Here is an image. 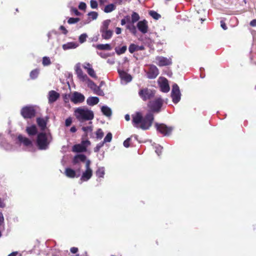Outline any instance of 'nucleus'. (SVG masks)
I'll use <instances>...</instances> for the list:
<instances>
[{"instance_id": "1", "label": "nucleus", "mask_w": 256, "mask_h": 256, "mask_svg": "<svg viewBox=\"0 0 256 256\" xmlns=\"http://www.w3.org/2000/svg\"><path fill=\"white\" fill-rule=\"evenodd\" d=\"M132 123L134 127L146 130L152 126L154 116L152 113L149 112L144 116H142L140 112H137L135 115L132 116Z\"/></svg>"}, {"instance_id": "2", "label": "nucleus", "mask_w": 256, "mask_h": 256, "mask_svg": "<svg viewBox=\"0 0 256 256\" xmlns=\"http://www.w3.org/2000/svg\"><path fill=\"white\" fill-rule=\"evenodd\" d=\"M74 114L78 120L80 122L91 121L94 118V112L84 107L76 108L74 111Z\"/></svg>"}, {"instance_id": "3", "label": "nucleus", "mask_w": 256, "mask_h": 256, "mask_svg": "<svg viewBox=\"0 0 256 256\" xmlns=\"http://www.w3.org/2000/svg\"><path fill=\"white\" fill-rule=\"evenodd\" d=\"M50 143L48 136L45 132H40L38 134L36 144L40 150H46Z\"/></svg>"}, {"instance_id": "4", "label": "nucleus", "mask_w": 256, "mask_h": 256, "mask_svg": "<svg viewBox=\"0 0 256 256\" xmlns=\"http://www.w3.org/2000/svg\"><path fill=\"white\" fill-rule=\"evenodd\" d=\"M164 103L163 100L160 98H157L153 100H150L148 104V108L152 113H158L160 111Z\"/></svg>"}, {"instance_id": "5", "label": "nucleus", "mask_w": 256, "mask_h": 256, "mask_svg": "<svg viewBox=\"0 0 256 256\" xmlns=\"http://www.w3.org/2000/svg\"><path fill=\"white\" fill-rule=\"evenodd\" d=\"M36 114V112L34 107L31 106H25L20 110L21 115L25 119L32 118L34 117Z\"/></svg>"}, {"instance_id": "6", "label": "nucleus", "mask_w": 256, "mask_h": 256, "mask_svg": "<svg viewBox=\"0 0 256 256\" xmlns=\"http://www.w3.org/2000/svg\"><path fill=\"white\" fill-rule=\"evenodd\" d=\"M155 94V90L148 88H143L138 92V95L144 101H146L153 98Z\"/></svg>"}, {"instance_id": "7", "label": "nucleus", "mask_w": 256, "mask_h": 256, "mask_svg": "<svg viewBox=\"0 0 256 256\" xmlns=\"http://www.w3.org/2000/svg\"><path fill=\"white\" fill-rule=\"evenodd\" d=\"M155 126L157 130L164 136L170 135L174 129L172 126H168L164 124L156 123Z\"/></svg>"}, {"instance_id": "8", "label": "nucleus", "mask_w": 256, "mask_h": 256, "mask_svg": "<svg viewBox=\"0 0 256 256\" xmlns=\"http://www.w3.org/2000/svg\"><path fill=\"white\" fill-rule=\"evenodd\" d=\"M90 161L88 160L86 164V170L82 173L80 180L82 181H87L90 180L92 176V170L90 168Z\"/></svg>"}, {"instance_id": "9", "label": "nucleus", "mask_w": 256, "mask_h": 256, "mask_svg": "<svg viewBox=\"0 0 256 256\" xmlns=\"http://www.w3.org/2000/svg\"><path fill=\"white\" fill-rule=\"evenodd\" d=\"M180 92L178 85L174 84L172 86V88L171 92V96L172 98V102L174 104L178 103L180 100Z\"/></svg>"}, {"instance_id": "10", "label": "nucleus", "mask_w": 256, "mask_h": 256, "mask_svg": "<svg viewBox=\"0 0 256 256\" xmlns=\"http://www.w3.org/2000/svg\"><path fill=\"white\" fill-rule=\"evenodd\" d=\"M90 142L88 140H83L80 144H75L72 147V150L74 152H81L86 150V147L90 145Z\"/></svg>"}, {"instance_id": "11", "label": "nucleus", "mask_w": 256, "mask_h": 256, "mask_svg": "<svg viewBox=\"0 0 256 256\" xmlns=\"http://www.w3.org/2000/svg\"><path fill=\"white\" fill-rule=\"evenodd\" d=\"M158 69L156 66L154 64L149 65V68L146 72V76L148 78H155L158 76Z\"/></svg>"}, {"instance_id": "12", "label": "nucleus", "mask_w": 256, "mask_h": 256, "mask_svg": "<svg viewBox=\"0 0 256 256\" xmlns=\"http://www.w3.org/2000/svg\"><path fill=\"white\" fill-rule=\"evenodd\" d=\"M76 74L79 80L82 82H86L88 80V76L85 74L80 64H78L75 66Z\"/></svg>"}, {"instance_id": "13", "label": "nucleus", "mask_w": 256, "mask_h": 256, "mask_svg": "<svg viewBox=\"0 0 256 256\" xmlns=\"http://www.w3.org/2000/svg\"><path fill=\"white\" fill-rule=\"evenodd\" d=\"M136 27L142 34H145L147 33L148 30V21L146 20H144L138 22Z\"/></svg>"}, {"instance_id": "14", "label": "nucleus", "mask_w": 256, "mask_h": 256, "mask_svg": "<svg viewBox=\"0 0 256 256\" xmlns=\"http://www.w3.org/2000/svg\"><path fill=\"white\" fill-rule=\"evenodd\" d=\"M84 96L82 94L75 92L72 94L70 100L74 104L82 103L84 100Z\"/></svg>"}, {"instance_id": "15", "label": "nucleus", "mask_w": 256, "mask_h": 256, "mask_svg": "<svg viewBox=\"0 0 256 256\" xmlns=\"http://www.w3.org/2000/svg\"><path fill=\"white\" fill-rule=\"evenodd\" d=\"M156 59L158 61L156 64L159 66H167L172 64L171 58L158 56L156 57Z\"/></svg>"}, {"instance_id": "16", "label": "nucleus", "mask_w": 256, "mask_h": 256, "mask_svg": "<svg viewBox=\"0 0 256 256\" xmlns=\"http://www.w3.org/2000/svg\"><path fill=\"white\" fill-rule=\"evenodd\" d=\"M18 142L23 144L26 146H32V142L26 137L22 136V134H19L17 138Z\"/></svg>"}, {"instance_id": "17", "label": "nucleus", "mask_w": 256, "mask_h": 256, "mask_svg": "<svg viewBox=\"0 0 256 256\" xmlns=\"http://www.w3.org/2000/svg\"><path fill=\"white\" fill-rule=\"evenodd\" d=\"M60 97V94L54 90H52L48 92V102L52 103L56 102Z\"/></svg>"}, {"instance_id": "18", "label": "nucleus", "mask_w": 256, "mask_h": 256, "mask_svg": "<svg viewBox=\"0 0 256 256\" xmlns=\"http://www.w3.org/2000/svg\"><path fill=\"white\" fill-rule=\"evenodd\" d=\"M160 90L162 92H167L170 90V86L168 80L166 78H163L160 84Z\"/></svg>"}, {"instance_id": "19", "label": "nucleus", "mask_w": 256, "mask_h": 256, "mask_svg": "<svg viewBox=\"0 0 256 256\" xmlns=\"http://www.w3.org/2000/svg\"><path fill=\"white\" fill-rule=\"evenodd\" d=\"M86 156L83 154H80L76 156L72 160V163L74 164H76L79 162L80 161L82 162H84L87 160Z\"/></svg>"}, {"instance_id": "20", "label": "nucleus", "mask_w": 256, "mask_h": 256, "mask_svg": "<svg viewBox=\"0 0 256 256\" xmlns=\"http://www.w3.org/2000/svg\"><path fill=\"white\" fill-rule=\"evenodd\" d=\"M26 132L30 136H34L37 134L38 130L35 125H32L26 127Z\"/></svg>"}, {"instance_id": "21", "label": "nucleus", "mask_w": 256, "mask_h": 256, "mask_svg": "<svg viewBox=\"0 0 256 256\" xmlns=\"http://www.w3.org/2000/svg\"><path fill=\"white\" fill-rule=\"evenodd\" d=\"M64 173L66 176L70 178L78 177V176L76 175V171L70 168H66Z\"/></svg>"}, {"instance_id": "22", "label": "nucleus", "mask_w": 256, "mask_h": 256, "mask_svg": "<svg viewBox=\"0 0 256 256\" xmlns=\"http://www.w3.org/2000/svg\"><path fill=\"white\" fill-rule=\"evenodd\" d=\"M134 23L128 24L126 26V28L129 30L130 32L134 36H136L137 34L136 28L134 26Z\"/></svg>"}, {"instance_id": "23", "label": "nucleus", "mask_w": 256, "mask_h": 256, "mask_svg": "<svg viewBox=\"0 0 256 256\" xmlns=\"http://www.w3.org/2000/svg\"><path fill=\"white\" fill-rule=\"evenodd\" d=\"M99 102V98L96 96L89 97L87 100V104L90 106H93Z\"/></svg>"}, {"instance_id": "24", "label": "nucleus", "mask_w": 256, "mask_h": 256, "mask_svg": "<svg viewBox=\"0 0 256 256\" xmlns=\"http://www.w3.org/2000/svg\"><path fill=\"white\" fill-rule=\"evenodd\" d=\"M102 36L104 39L108 40L110 38L113 34V31L110 30H105L100 32Z\"/></svg>"}, {"instance_id": "25", "label": "nucleus", "mask_w": 256, "mask_h": 256, "mask_svg": "<svg viewBox=\"0 0 256 256\" xmlns=\"http://www.w3.org/2000/svg\"><path fill=\"white\" fill-rule=\"evenodd\" d=\"M121 78L124 80L126 82H130L132 80V76L124 72V71H118Z\"/></svg>"}, {"instance_id": "26", "label": "nucleus", "mask_w": 256, "mask_h": 256, "mask_svg": "<svg viewBox=\"0 0 256 256\" xmlns=\"http://www.w3.org/2000/svg\"><path fill=\"white\" fill-rule=\"evenodd\" d=\"M86 81L88 82V86L90 88L92 89L94 87L98 89V90L99 92H96V90H94L96 91V93L98 95H102L101 92H102L100 91V88L98 87L96 84L92 80L88 78V80H87Z\"/></svg>"}, {"instance_id": "27", "label": "nucleus", "mask_w": 256, "mask_h": 256, "mask_svg": "<svg viewBox=\"0 0 256 256\" xmlns=\"http://www.w3.org/2000/svg\"><path fill=\"white\" fill-rule=\"evenodd\" d=\"M36 122L42 130H44L46 128V123L44 118H38L36 119Z\"/></svg>"}, {"instance_id": "28", "label": "nucleus", "mask_w": 256, "mask_h": 256, "mask_svg": "<svg viewBox=\"0 0 256 256\" xmlns=\"http://www.w3.org/2000/svg\"><path fill=\"white\" fill-rule=\"evenodd\" d=\"M96 48L99 50H112V47L110 44H97Z\"/></svg>"}, {"instance_id": "29", "label": "nucleus", "mask_w": 256, "mask_h": 256, "mask_svg": "<svg viewBox=\"0 0 256 256\" xmlns=\"http://www.w3.org/2000/svg\"><path fill=\"white\" fill-rule=\"evenodd\" d=\"M116 8V5L113 4H111L106 5L104 7V11L106 13H109V12H112L113 10H115Z\"/></svg>"}, {"instance_id": "30", "label": "nucleus", "mask_w": 256, "mask_h": 256, "mask_svg": "<svg viewBox=\"0 0 256 256\" xmlns=\"http://www.w3.org/2000/svg\"><path fill=\"white\" fill-rule=\"evenodd\" d=\"M102 112L103 114L106 116H110L112 114V110L110 108L106 106H102Z\"/></svg>"}, {"instance_id": "31", "label": "nucleus", "mask_w": 256, "mask_h": 256, "mask_svg": "<svg viewBox=\"0 0 256 256\" xmlns=\"http://www.w3.org/2000/svg\"><path fill=\"white\" fill-rule=\"evenodd\" d=\"M140 19V16L136 12H132V16H131V23H136L137 22H139V20Z\"/></svg>"}, {"instance_id": "32", "label": "nucleus", "mask_w": 256, "mask_h": 256, "mask_svg": "<svg viewBox=\"0 0 256 256\" xmlns=\"http://www.w3.org/2000/svg\"><path fill=\"white\" fill-rule=\"evenodd\" d=\"M77 46V45L74 43L72 42H68L66 44H64L62 45V48L64 50H66L70 48H76Z\"/></svg>"}, {"instance_id": "33", "label": "nucleus", "mask_w": 256, "mask_h": 256, "mask_svg": "<svg viewBox=\"0 0 256 256\" xmlns=\"http://www.w3.org/2000/svg\"><path fill=\"white\" fill-rule=\"evenodd\" d=\"M110 20H104L102 22V25L100 28V32H101L104 31L105 30H108V26L110 24Z\"/></svg>"}, {"instance_id": "34", "label": "nucleus", "mask_w": 256, "mask_h": 256, "mask_svg": "<svg viewBox=\"0 0 256 256\" xmlns=\"http://www.w3.org/2000/svg\"><path fill=\"white\" fill-rule=\"evenodd\" d=\"M104 169L103 167L99 168L96 172V176L98 178H104Z\"/></svg>"}, {"instance_id": "35", "label": "nucleus", "mask_w": 256, "mask_h": 256, "mask_svg": "<svg viewBox=\"0 0 256 256\" xmlns=\"http://www.w3.org/2000/svg\"><path fill=\"white\" fill-rule=\"evenodd\" d=\"M126 49H127L126 46H124L121 48H117V47L116 48L115 51H116V52L118 54L120 55V54H124L126 52Z\"/></svg>"}, {"instance_id": "36", "label": "nucleus", "mask_w": 256, "mask_h": 256, "mask_svg": "<svg viewBox=\"0 0 256 256\" xmlns=\"http://www.w3.org/2000/svg\"><path fill=\"white\" fill-rule=\"evenodd\" d=\"M39 74V70L34 69L31 71L30 72V78L32 80H34L38 78Z\"/></svg>"}, {"instance_id": "37", "label": "nucleus", "mask_w": 256, "mask_h": 256, "mask_svg": "<svg viewBox=\"0 0 256 256\" xmlns=\"http://www.w3.org/2000/svg\"><path fill=\"white\" fill-rule=\"evenodd\" d=\"M128 50L130 53L132 54L134 52L138 50V46L135 44H132L128 48Z\"/></svg>"}, {"instance_id": "38", "label": "nucleus", "mask_w": 256, "mask_h": 256, "mask_svg": "<svg viewBox=\"0 0 256 256\" xmlns=\"http://www.w3.org/2000/svg\"><path fill=\"white\" fill-rule=\"evenodd\" d=\"M149 14L155 20H158L160 17V15L154 10H150L149 12Z\"/></svg>"}, {"instance_id": "39", "label": "nucleus", "mask_w": 256, "mask_h": 256, "mask_svg": "<svg viewBox=\"0 0 256 256\" xmlns=\"http://www.w3.org/2000/svg\"><path fill=\"white\" fill-rule=\"evenodd\" d=\"M42 64L44 66H48L51 64V61L49 57L44 56L42 58Z\"/></svg>"}, {"instance_id": "40", "label": "nucleus", "mask_w": 256, "mask_h": 256, "mask_svg": "<svg viewBox=\"0 0 256 256\" xmlns=\"http://www.w3.org/2000/svg\"><path fill=\"white\" fill-rule=\"evenodd\" d=\"M89 18H90V20H96L98 16V13L96 12H90L88 14Z\"/></svg>"}, {"instance_id": "41", "label": "nucleus", "mask_w": 256, "mask_h": 256, "mask_svg": "<svg viewBox=\"0 0 256 256\" xmlns=\"http://www.w3.org/2000/svg\"><path fill=\"white\" fill-rule=\"evenodd\" d=\"M96 138L98 139H102L104 136V133L101 128H98L96 132Z\"/></svg>"}, {"instance_id": "42", "label": "nucleus", "mask_w": 256, "mask_h": 256, "mask_svg": "<svg viewBox=\"0 0 256 256\" xmlns=\"http://www.w3.org/2000/svg\"><path fill=\"white\" fill-rule=\"evenodd\" d=\"M88 74L92 78H96L97 76L95 73L94 70L91 67L86 70Z\"/></svg>"}, {"instance_id": "43", "label": "nucleus", "mask_w": 256, "mask_h": 256, "mask_svg": "<svg viewBox=\"0 0 256 256\" xmlns=\"http://www.w3.org/2000/svg\"><path fill=\"white\" fill-rule=\"evenodd\" d=\"M89 124H90V126H83L82 128V130L86 134L88 132H92V122L91 121H90L89 122Z\"/></svg>"}, {"instance_id": "44", "label": "nucleus", "mask_w": 256, "mask_h": 256, "mask_svg": "<svg viewBox=\"0 0 256 256\" xmlns=\"http://www.w3.org/2000/svg\"><path fill=\"white\" fill-rule=\"evenodd\" d=\"M112 136L111 132L108 133L105 138H104L103 142L104 143L110 142L112 140Z\"/></svg>"}, {"instance_id": "45", "label": "nucleus", "mask_w": 256, "mask_h": 256, "mask_svg": "<svg viewBox=\"0 0 256 256\" xmlns=\"http://www.w3.org/2000/svg\"><path fill=\"white\" fill-rule=\"evenodd\" d=\"M80 20V18H70L68 20V22L69 24H74L78 22Z\"/></svg>"}, {"instance_id": "46", "label": "nucleus", "mask_w": 256, "mask_h": 256, "mask_svg": "<svg viewBox=\"0 0 256 256\" xmlns=\"http://www.w3.org/2000/svg\"><path fill=\"white\" fill-rule=\"evenodd\" d=\"M104 142H102L98 144H97L96 146L94 148V150L95 152H98L100 151V149L104 146Z\"/></svg>"}, {"instance_id": "47", "label": "nucleus", "mask_w": 256, "mask_h": 256, "mask_svg": "<svg viewBox=\"0 0 256 256\" xmlns=\"http://www.w3.org/2000/svg\"><path fill=\"white\" fill-rule=\"evenodd\" d=\"M87 38V35L86 34H82L78 38V40L80 43L82 44L86 42Z\"/></svg>"}, {"instance_id": "48", "label": "nucleus", "mask_w": 256, "mask_h": 256, "mask_svg": "<svg viewBox=\"0 0 256 256\" xmlns=\"http://www.w3.org/2000/svg\"><path fill=\"white\" fill-rule=\"evenodd\" d=\"M90 7L94 9L96 8L98 6V2L95 0H91L90 1Z\"/></svg>"}, {"instance_id": "49", "label": "nucleus", "mask_w": 256, "mask_h": 256, "mask_svg": "<svg viewBox=\"0 0 256 256\" xmlns=\"http://www.w3.org/2000/svg\"><path fill=\"white\" fill-rule=\"evenodd\" d=\"M86 8V5L84 2H80L78 5V8L80 10H85Z\"/></svg>"}, {"instance_id": "50", "label": "nucleus", "mask_w": 256, "mask_h": 256, "mask_svg": "<svg viewBox=\"0 0 256 256\" xmlns=\"http://www.w3.org/2000/svg\"><path fill=\"white\" fill-rule=\"evenodd\" d=\"M131 140V138H126L124 142V146L126 148H128L130 146V141Z\"/></svg>"}, {"instance_id": "51", "label": "nucleus", "mask_w": 256, "mask_h": 256, "mask_svg": "<svg viewBox=\"0 0 256 256\" xmlns=\"http://www.w3.org/2000/svg\"><path fill=\"white\" fill-rule=\"evenodd\" d=\"M72 118L70 117L66 120L65 125L66 126H70V124H72Z\"/></svg>"}, {"instance_id": "52", "label": "nucleus", "mask_w": 256, "mask_h": 256, "mask_svg": "<svg viewBox=\"0 0 256 256\" xmlns=\"http://www.w3.org/2000/svg\"><path fill=\"white\" fill-rule=\"evenodd\" d=\"M5 206L4 199L0 198V208H4Z\"/></svg>"}, {"instance_id": "53", "label": "nucleus", "mask_w": 256, "mask_h": 256, "mask_svg": "<svg viewBox=\"0 0 256 256\" xmlns=\"http://www.w3.org/2000/svg\"><path fill=\"white\" fill-rule=\"evenodd\" d=\"M60 29L62 30V32L64 34H66L68 32V31L65 28V27L63 26H61L60 27Z\"/></svg>"}, {"instance_id": "54", "label": "nucleus", "mask_w": 256, "mask_h": 256, "mask_svg": "<svg viewBox=\"0 0 256 256\" xmlns=\"http://www.w3.org/2000/svg\"><path fill=\"white\" fill-rule=\"evenodd\" d=\"M91 67L92 65L88 62L85 63L84 64L83 66V68L86 70H88V68H90Z\"/></svg>"}, {"instance_id": "55", "label": "nucleus", "mask_w": 256, "mask_h": 256, "mask_svg": "<svg viewBox=\"0 0 256 256\" xmlns=\"http://www.w3.org/2000/svg\"><path fill=\"white\" fill-rule=\"evenodd\" d=\"M220 26L224 30H226L228 28L226 23L223 20L220 21Z\"/></svg>"}, {"instance_id": "56", "label": "nucleus", "mask_w": 256, "mask_h": 256, "mask_svg": "<svg viewBox=\"0 0 256 256\" xmlns=\"http://www.w3.org/2000/svg\"><path fill=\"white\" fill-rule=\"evenodd\" d=\"M70 251L71 252H72L73 254H76L78 252V248L76 247H72V248H70Z\"/></svg>"}, {"instance_id": "57", "label": "nucleus", "mask_w": 256, "mask_h": 256, "mask_svg": "<svg viewBox=\"0 0 256 256\" xmlns=\"http://www.w3.org/2000/svg\"><path fill=\"white\" fill-rule=\"evenodd\" d=\"M124 19L126 20V22L128 24H130V17L129 16H124Z\"/></svg>"}, {"instance_id": "58", "label": "nucleus", "mask_w": 256, "mask_h": 256, "mask_svg": "<svg viewBox=\"0 0 256 256\" xmlns=\"http://www.w3.org/2000/svg\"><path fill=\"white\" fill-rule=\"evenodd\" d=\"M72 11L74 13V14L76 16H80V13L78 11V10L76 8H72Z\"/></svg>"}, {"instance_id": "59", "label": "nucleus", "mask_w": 256, "mask_h": 256, "mask_svg": "<svg viewBox=\"0 0 256 256\" xmlns=\"http://www.w3.org/2000/svg\"><path fill=\"white\" fill-rule=\"evenodd\" d=\"M115 32L117 34H121V32H122L121 28H118V27L116 28L115 30Z\"/></svg>"}, {"instance_id": "60", "label": "nucleus", "mask_w": 256, "mask_h": 256, "mask_svg": "<svg viewBox=\"0 0 256 256\" xmlns=\"http://www.w3.org/2000/svg\"><path fill=\"white\" fill-rule=\"evenodd\" d=\"M250 25L252 26H256V19H254V20H252L250 22Z\"/></svg>"}, {"instance_id": "61", "label": "nucleus", "mask_w": 256, "mask_h": 256, "mask_svg": "<svg viewBox=\"0 0 256 256\" xmlns=\"http://www.w3.org/2000/svg\"><path fill=\"white\" fill-rule=\"evenodd\" d=\"M70 131L72 132H75L76 131V128L75 126H73L70 128Z\"/></svg>"}, {"instance_id": "62", "label": "nucleus", "mask_w": 256, "mask_h": 256, "mask_svg": "<svg viewBox=\"0 0 256 256\" xmlns=\"http://www.w3.org/2000/svg\"><path fill=\"white\" fill-rule=\"evenodd\" d=\"M126 23V20L124 19V18L121 20L120 24L122 26L124 25Z\"/></svg>"}, {"instance_id": "63", "label": "nucleus", "mask_w": 256, "mask_h": 256, "mask_svg": "<svg viewBox=\"0 0 256 256\" xmlns=\"http://www.w3.org/2000/svg\"><path fill=\"white\" fill-rule=\"evenodd\" d=\"M18 254L17 252H12L10 254H8V256H16Z\"/></svg>"}, {"instance_id": "64", "label": "nucleus", "mask_w": 256, "mask_h": 256, "mask_svg": "<svg viewBox=\"0 0 256 256\" xmlns=\"http://www.w3.org/2000/svg\"><path fill=\"white\" fill-rule=\"evenodd\" d=\"M124 118H125V120H126V121H128L130 120V116H129V114H126L124 116Z\"/></svg>"}]
</instances>
